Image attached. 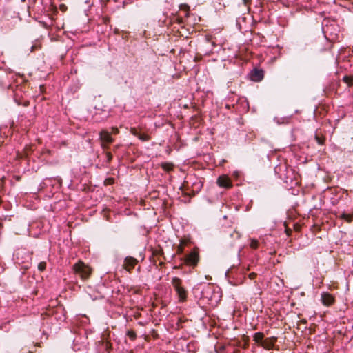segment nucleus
<instances>
[{"label":"nucleus","instance_id":"f257e3e1","mask_svg":"<svg viewBox=\"0 0 353 353\" xmlns=\"http://www.w3.org/2000/svg\"><path fill=\"white\" fill-rule=\"evenodd\" d=\"M172 284L176 292L179 301L183 302L187 299L188 292L182 286V281L178 277H173L172 279Z\"/></svg>","mask_w":353,"mask_h":353},{"label":"nucleus","instance_id":"f03ea898","mask_svg":"<svg viewBox=\"0 0 353 353\" xmlns=\"http://www.w3.org/2000/svg\"><path fill=\"white\" fill-rule=\"evenodd\" d=\"M73 270L74 272L78 274L83 280L88 279L92 272L90 268L81 261H79L77 263L74 264L73 265Z\"/></svg>","mask_w":353,"mask_h":353},{"label":"nucleus","instance_id":"7ed1b4c3","mask_svg":"<svg viewBox=\"0 0 353 353\" xmlns=\"http://www.w3.org/2000/svg\"><path fill=\"white\" fill-rule=\"evenodd\" d=\"M100 140L101 141V147L104 150L108 148V144L114 141V139L111 137L110 133L106 130H102L99 132Z\"/></svg>","mask_w":353,"mask_h":353},{"label":"nucleus","instance_id":"20e7f679","mask_svg":"<svg viewBox=\"0 0 353 353\" xmlns=\"http://www.w3.org/2000/svg\"><path fill=\"white\" fill-rule=\"evenodd\" d=\"M218 185L221 188H230L232 186V183L230 179L226 175L220 176L216 181Z\"/></svg>","mask_w":353,"mask_h":353},{"label":"nucleus","instance_id":"39448f33","mask_svg":"<svg viewBox=\"0 0 353 353\" xmlns=\"http://www.w3.org/2000/svg\"><path fill=\"white\" fill-rule=\"evenodd\" d=\"M199 261V253L196 250L192 251L185 257V262L188 265H196Z\"/></svg>","mask_w":353,"mask_h":353},{"label":"nucleus","instance_id":"423d86ee","mask_svg":"<svg viewBox=\"0 0 353 353\" xmlns=\"http://www.w3.org/2000/svg\"><path fill=\"white\" fill-rule=\"evenodd\" d=\"M138 261L132 256H127L123 264V267L128 271H130L132 269L134 268Z\"/></svg>","mask_w":353,"mask_h":353},{"label":"nucleus","instance_id":"0eeeda50","mask_svg":"<svg viewBox=\"0 0 353 353\" xmlns=\"http://www.w3.org/2000/svg\"><path fill=\"white\" fill-rule=\"evenodd\" d=\"M321 301L324 305L330 306L334 303V298L328 292H323L321 294Z\"/></svg>","mask_w":353,"mask_h":353},{"label":"nucleus","instance_id":"6e6552de","mask_svg":"<svg viewBox=\"0 0 353 353\" xmlns=\"http://www.w3.org/2000/svg\"><path fill=\"white\" fill-rule=\"evenodd\" d=\"M250 75L251 80L258 82L263 79V72L262 70L254 69L250 72Z\"/></svg>","mask_w":353,"mask_h":353},{"label":"nucleus","instance_id":"1a4fd4ad","mask_svg":"<svg viewBox=\"0 0 353 353\" xmlns=\"http://www.w3.org/2000/svg\"><path fill=\"white\" fill-rule=\"evenodd\" d=\"M188 241L185 239H182L180 240V243L177 247V253L181 254L183 252L184 247L187 245Z\"/></svg>","mask_w":353,"mask_h":353},{"label":"nucleus","instance_id":"9d476101","mask_svg":"<svg viewBox=\"0 0 353 353\" xmlns=\"http://www.w3.org/2000/svg\"><path fill=\"white\" fill-rule=\"evenodd\" d=\"M253 338H254V341L256 343H260L261 345L263 341H264L263 340L264 334L262 332H256L254 334Z\"/></svg>","mask_w":353,"mask_h":353},{"label":"nucleus","instance_id":"9b49d317","mask_svg":"<svg viewBox=\"0 0 353 353\" xmlns=\"http://www.w3.org/2000/svg\"><path fill=\"white\" fill-rule=\"evenodd\" d=\"M161 167L164 170L170 172L173 169V164L170 163H163Z\"/></svg>","mask_w":353,"mask_h":353},{"label":"nucleus","instance_id":"f8f14e48","mask_svg":"<svg viewBox=\"0 0 353 353\" xmlns=\"http://www.w3.org/2000/svg\"><path fill=\"white\" fill-rule=\"evenodd\" d=\"M230 237L234 241H235L240 239L241 234L236 230H233L232 232L230 233Z\"/></svg>","mask_w":353,"mask_h":353},{"label":"nucleus","instance_id":"ddd939ff","mask_svg":"<svg viewBox=\"0 0 353 353\" xmlns=\"http://www.w3.org/2000/svg\"><path fill=\"white\" fill-rule=\"evenodd\" d=\"M341 218L346 221L347 223H350L352 220V216L350 214L343 213L341 215Z\"/></svg>","mask_w":353,"mask_h":353},{"label":"nucleus","instance_id":"4468645a","mask_svg":"<svg viewBox=\"0 0 353 353\" xmlns=\"http://www.w3.org/2000/svg\"><path fill=\"white\" fill-rule=\"evenodd\" d=\"M138 138L142 141H148L150 139V137L148 134L141 133H140Z\"/></svg>","mask_w":353,"mask_h":353},{"label":"nucleus","instance_id":"2eb2a0df","mask_svg":"<svg viewBox=\"0 0 353 353\" xmlns=\"http://www.w3.org/2000/svg\"><path fill=\"white\" fill-rule=\"evenodd\" d=\"M261 345L266 349H270L272 347V343H270L269 340L267 339L263 341Z\"/></svg>","mask_w":353,"mask_h":353},{"label":"nucleus","instance_id":"dca6fc26","mask_svg":"<svg viewBox=\"0 0 353 353\" xmlns=\"http://www.w3.org/2000/svg\"><path fill=\"white\" fill-rule=\"evenodd\" d=\"M258 245H259V242L257 240H256V239L251 240L250 244V248H252V249H256L258 248Z\"/></svg>","mask_w":353,"mask_h":353},{"label":"nucleus","instance_id":"f3484780","mask_svg":"<svg viewBox=\"0 0 353 353\" xmlns=\"http://www.w3.org/2000/svg\"><path fill=\"white\" fill-rule=\"evenodd\" d=\"M46 268V263L44 261L40 262L38 265V269L40 271H43Z\"/></svg>","mask_w":353,"mask_h":353},{"label":"nucleus","instance_id":"a211bd4d","mask_svg":"<svg viewBox=\"0 0 353 353\" xmlns=\"http://www.w3.org/2000/svg\"><path fill=\"white\" fill-rule=\"evenodd\" d=\"M343 81L348 84V85H350L352 82V79L351 77L349 76H345L343 77Z\"/></svg>","mask_w":353,"mask_h":353},{"label":"nucleus","instance_id":"6ab92c4d","mask_svg":"<svg viewBox=\"0 0 353 353\" xmlns=\"http://www.w3.org/2000/svg\"><path fill=\"white\" fill-rule=\"evenodd\" d=\"M130 132L131 134H132L134 136H136L137 137H139V135L140 134V132L135 128H132L130 129Z\"/></svg>","mask_w":353,"mask_h":353},{"label":"nucleus","instance_id":"aec40b11","mask_svg":"<svg viewBox=\"0 0 353 353\" xmlns=\"http://www.w3.org/2000/svg\"><path fill=\"white\" fill-rule=\"evenodd\" d=\"M315 139L319 145L323 144V139L319 138L318 136H316Z\"/></svg>","mask_w":353,"mask_h":353},{"label":"nucleus","instance_id":"412c9836","mask_svg":"<svg viewBox=\"0 0 353 353\" xmlns=\"http://www.w3.org/2000/svg\"><path fill=\"white\" fill-rule=\"evenodd\" d=\"M251 2V0H243V3L244 4L245 6L249 8V5Z\"/></svg>","mask_w":353,"mask_h":353},{"label":"nucleus","instance_id":"4be33fe9","mask_svg":"<svg viewBox=\"0 0 353 353\" xmlns=\"http://www.w3.org/2000/svg\"><path fill=\"white\" fill-rule=\"evenodd\" d=\"M112 132L114 134H117L119 133V130L117 128H112Z\"/></svg>","mask_w":353,"mask_h":353},{"label":"nucleus","instance_id":"5701e85b","mask_svg":"<svg viewBox=\"0 0 353 353\" xmlns=\"http://www.w3.org/2000/svg\"><path fill=\"white\" fill-rule=\"evenodd\" d=\"M106 156H107L108 161H110L112 158V156L110 152H107Z\"/></svg>","mask_w":353,"mask_h":353},{"label":"nucleus","instance_id":"b1692460","mask_svg":"<svg viewBox=\"0 0 353 353\" xmlns=\"http://www.w3.org/2000/svg\"><path fill=\"white\" fill-rule=\"evenodd\" d=\"M256 274L255 273H250V274H249V277H250V279H254V277L256 276Z\"/></svg>","mask_w":353,"mask_h":353},{"label":"nucleus","instance_id":"393cba45","mask_svg":"<svg viewBox=\"0 0 353 353\" xmlns=\"http://www.w3.org/2000/svg\"><path fill=\"white\" fill-rule=\"evenodd\" d=\"M129 335H130V337L131 339H134L135 338V334L134 333L129 334Z\"/></svg>","mask_w":353,"mask_h":353}]
</instances>
